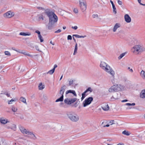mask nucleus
<instances>
[{
    "instance_id": "obj_1",
    "label": "nucleus",
    "mask_w": 145,
    "mask_h": 145,
    "mask_svg": "<svg viewBox=\"0 0 145 145\" xmlns=\"http://www.w3.org/2000/svg\"><path fill=\"white\" fill-rule=\"evenodd\" d=\"M44 13L49 18L48 25H47L49 30H52L56 25L58 21V17L56 15L49 9L45 10Z\"/></svg>"
},
{
    "instance_id": "obj_2",
    "label": "nucleus",
    "mask_w": 145,
    "mask_h": 145,
    "mask_svg": "<svg viewBox=\"0 0 145 145\" xmlns=\"http://www.w3.org/2000/svg\"><path fill=\"white\" fill-rule=\"evenodd\" d=\"M100 67L107 72L110 74L112 76H113L115 74L114 71L112 68L106 63L104 62H101L100 65Z\"/></svg>"
},
{
    "instance_id": "obj_3",
    "label": "nucleus",
    "mask_w": 145,
    "mask_h": 145,
    "mask_svg": "<svg viewBox=\"0 0 145 145\" xmlns=\"http://www.w3.org/2000/svg\"><path fill=\"white\" fill-rule=\"evenodd\" d=\"M67 115L69 118L72 122H76L79 120V116L74 112H69Z\"/></svg>"
},
{
    "instance_id": "obj_4",
    "label": "nucleus",
    "mask_w": 145,
    "mask_h": 145,
    "mask_svg": "<svg viewBox=\"0 0 145 145\" xmlns=\"http://www.w3.org/2000/svg\"><path fill=\"white\" fill-rule=\"evenodd\" d=\"M124 89V87L120 84L114 85L108 89V91L110 92H114L121 91Z\"/></svg>"
},
{
    "instance_id": "obj_5",
    "label": "nucleus",
    "mask_w": 145,
    "mask_h": 145,
    "mask_svg": "<svg viewBox=\"0 0 145 145\" xmlns=\"http://www.w3.org/2000/svg\"><path fill=\"white\" fill-rule=\"evenodd\" d=\"M79 6L80 8L83 12L86 11L87 8V5L85 2L84 0H79Z\"/></svg>"
},
{
    "instance_id": "obj_6",
    "label": "nucleus",
    "mask_w": 145,
    "mask_h": 145,
    "mask_svg": "<svg viewBox=\"0 0 145 145\" xmlns=\"http://www.w3.org/2000/svg\"><path fill=\"white\" fill-rule=\"evenodd\" d=\"M93 98L92 97H89L86 99L82 103V105L84 107H85L90 105L93 101Z\"/></svg>"
},
{
    "instance_id": "obj_7",
    "label": "nucleus",
    "mask_w": 145,
    "mask_h": 145,
    "mask_svg": "<svg viewBox=\"0 0 145 145\" xmlns=\"http://www.w3.org/2000/svg\"><path fill=\"white\" fill-rule=\"evenodd\" d=\"M140 45H136L133 47L131 49L132 52L135 54L139 53Z\"/></svg>"
},
{
    "instance_id": "obj_8",
    "label": "nucleus",
    "mask_w": 145,
    "mask_h": 145,
    "mask_svg": "<svg viewBox=\"0 0 145 145\" xmlns=\"http://www.w3.org/2000/svg\"><path fill=\"white\" fill-rule=\"evenodd\" d=\"M76 100V98H73L71 99L67 98L64 100V102L66 104L70 105L75 102Z\"/></svg>"
},
{
    "instance_id": "obj_9",
    "label": "nucleus",
    "mask_w": 145,
    "mask_h": 145,
    "mask_svg": "<svg viewBox=\"0 0 145 145\" xmlns=\"http://www.w3.org/2000/svg\"><path fill=\"white\" fill-rule=\"evenodd\" d=\"M27 135V137L30 138L34 140H35L37 138L36 137L33 133V132H31L29 131Z\"/></svg>"
},
{
    "instance_id": "obj_10",
    "label": "nucleus",
    "mask_w": 145,
    "mask_h": 145,
    "mask_svg": "<svg viewBox=\"0 0 145 145\" xmlns=\"http://www.w3.org/2000/svg\"><path fill=\"white\" fill-rule=\"evenodd\" d=\"M19 129L21 132L24 134H27L29 131L22 126H20Z\"/></svg>"
},
{
    "instance_id": "obj_11",
    "label": "nucleus",
    "mask_w": 145,
    "mask_h": 145,
    "mask_svg": "<svg viewBox=\"0 0 145 145\" xmlns=\"http://www.w3.org/2000/svg\"><path fill=\"white\" fill-rule=\"evenodd\" d=\"M14 16L13 14L11 12H8L5 13L3 16L5 17L10 18Z\"/></svg>"
},
{
    "instance_id": "obj_12",
    "label": "nucleus",
    "mask_w": 145,
    "mask_h": 145,
    "mask_svg": "<svg viewBox=\"0 0 145 145\" xmlns=\"http://www.w3.org/2000/svg\"><path fill=\"white\" fill-rule=\"evenodd\" d=\"M10 121L7 119L1 118L0 119V122L2 124H5Z\"/></svg>"
},
{
    "instance_id": "obj_13",
    "label": "nucleus",
    "mask_w": 145,
    "mask_h": 145,
    "mask_svg": "<svg viewBox=\"0 0 145 145\" xmlns=\"http://www.w3.org/2000/svg\"><path fill=\"white\" fill-rule=\"evenodd\" d=\"M124 18L125 21L127 23H130L131 21V18L127 14L125 15Z\"/></svg>"
},
{
    "instance_id": "obj_14",
    "label": "nucleus",
    "mask_w": 145,
    "mask_h": 145,
    "mask_svg": "<svg viewBox=\"0 0 145 145\" xmlns=\"http://www.w3.org/2000/svg\"><path fill=\"white\" fill-rule=\"evenodd\" d=\"M101 108L105 111L108 110L109 109L108 105L106 103L103 104L102 105Z\"/></svg>"
},
{
    "instance_id": "obj_15",
    "label": "nucleus",
    "mask_w": 145,
    "mask_h": 145,
    "mask_svg": "<svg viewBox=\"0 0 145 145\" xmlns=\"http://www.w3.org/2000/svg\"><path fill=\"white\" fill-rule=\"evenodd\" d=\"M121 26L120 24L119 23H116L114 25L113 31L114 32H115L117 29L119 28Z\"/></svg>"
},
{
    "instance_id": "obj_16",
    "label": "nucleus",
    "mask_w": 145,
    "mask_h": 145,
    "mask_svg": "<svg viewBox=\"0 0 145 145\" xmlns=\"http://www.w3.org/2000/svg\"><path fill=\"white\" fill-rule=\"evenodd\" d=\"M66 88V86L64 85L62 86L60 90L59 93L61 95H63V93Z\"/></svg>"
},
{
    "instance_id": "obj_17",
    "label": "nucleus",
    "mask_w": 145,
    "mask_h": 145,
    "mask_svg": "<svg viewBox=\"0 0 145 145\" xmlns=\"http://www.w3.org/2000/svg\"><path fill=\"white\" fill-rule=\"evenodd\" d=\"M140 97L142 99L145 98V89L141 91L140 93Z\"/></svg>"
},
{
    "instance_id": "obj_18",
    "label": "nucleus",
    "mask_w": 145,
    "mask_h": 145,
    "mask_svg": "<svg viewBox=\"0 0 145 145\" xmlns=\"http://www.w3.org/2000/svg\"><path fill=\"white\" fill-rule=\"evenodd\" d=\"M19 34L20 35L23 36H30L31 35V33L29 32L26 33L21 32Z\"/></svg>"
},
{
    "instance_id": "obj_19",
    "label": "nucleus",
    "mask_w": 145,
    "mask_h": 145,
    "mask_svg": "<svg viewBox=\"0 0 145 145\" xmlns=\"http://www.w3.org/2000/svg\"><path fill=\"white\" fill-rule=\"evenodd\" d=\"M20 52L22 54H23L25 55H27L31 57H33V56L30 54L26 52L22 51Z\"/></svg>"
},
{
    "instance_id": "obj_20",
    "label": "nucleus",
    "mask_w": 145,
    "mask_h": 145,
    "mask_svg": "<svg viewBox=\"0 0 145 145\" xmlns=\"http://www.w3.org/2000/svg\"><path fill=\"white\" fill-rule=\"evenodd\" d=\"M69 93H71L73 94L75 96H76V94L74 91L70 90L67 91L66 92V95H67Z\"/></svg>"
},
{
    "instance_id": "obj_21",
    "label": "nucleus",
    "mask_w": 145,
    "mask_h": 145,
    "mask_svg": "<svg viewBox=\"0 0 145 145\" xmlns=\"http://www.w3.org/2000/svg\"><path fill=\"white\" fill-rule=\"evenodd\" d=\"M140 74L143 79H145V71L142 70L140 72Z\"/></svg>"
},
{
    "instance_id": "obj_22",
    "label": "nucleus",
    "mask_w": 145,
    "mask_h": 145,
    "mask_svg": "<svg viewBox=\"0 0 145 145\" xmlns=\"http://www.w3.org/2000/svg\"><path fill=\"white\" fill-rule=\"evenodd\" d=\"M93 91V89L91 87H89L84 91V92H85L86 93H87V92L89 91V93H90L92 92Z\"/></svg>"
},
{
    "instance_id": "obj_23",
    "label": "nucleus",
    "mask_w": 145,
    "mask_h": 145,
    "mask_svg": "<svg viewBox=\"0 0 145 145\" xmlns=\"http://www.w3.org/2000/svg\"><path fill=\"white\" fill-rule=\"evenodd\" d=\"M63 95H61L59 98H58L56 100V102H57L59 101H62L63 100Z\"/></svg>"
},
{
    "instance_id": "obj_24",
    "label": "nucleus",
    "mask_w": 145,
    "mask_h": 145,
    "mask_svg": "<svg viewBox=\"0 0 145 145\" xmlns=\"http://www.w3.org/2000/svg\"><path fill=\"white\" fill-rule=\"evenodd\" d=\"M55 71V70H54V69H53L51 70H50V71H49L46 74H49L50 75L52 74ZM44 74H46V73H45Z\"/></svg>"
},
{
    "instance_id": "obj_25",
    "label": "nucleus",
    "mask_w": 145,
    "mask_h": 145,
    "mask_svg": "<svg viewBox=\"0 0 145 145\" xmlns=\"http://www.w3.org/2000/svg\"><path fill=\"white\" fill-rule=\"evenodd\" d=\"M44 86L42 85V83H40L39 86V89L40 90H42L44 88Z\"/></svg>"
},
{
    "instance_id": "obj_26",
    "label": "nucleus",
    "mask_w": 145,
    "mask_h": 145,
    "mask_svg": "<svg viewBox=\"0 0 145 145\" xmlns=\"http://www.w3.org/2000/svg\"><path fill=\"white\" fill-rule=\"evenodd\" d=\"M77 49H78L77 44V43H76L75 45V48H74V53H73L74 55H75L76 54V53L77 51Z\"/></svg>"
},
{
    "instance_id": "obj_27",
    "label": "nucleus",
    "mask_w": 145,
    "mask_h": 145,
    "mask_svg": "<svg viewBox=\"0 0 145 145\" xmlns=\"http://www.w3.org/2000/svg\"><path fill=\"white\" fill-rule=\"evenodd\" d=\"M88 94L86 93L85 92H84L82 93V97L81 98L82 101L86 97V95H87Z\"/></svg>"
},
{
    "instance_id": "obj_28",
    "label": "nucleus",
    "mask_w": 145,
    "mask_h": 145,
    "mask_svg": "<svg viewBox=\"0 0 145 145\" xmlns=\"http://www.w3.org/2000/svg\"><path fill=\"white\" fill-rule=\"evenodd\" d=\"M20 100L22 102L26 104H27L26 99L25 98H24L23 97H21V98H20Z\"/></svg>"
},
{
    "instance_id": "obj_29",
    "label": "nucleus",
    "mask_w": 145,
    "mask_h": 145,
    "mask_svg": "<svg viewBox=\"0 0 145 145\" xmlns=\"http://www.w3.org/2000/svg\"><path fill=\"white\" fill-rule=\"evenodd\" d=\"M11 110L13 112H16L17 111L18 108L16 107L13 106L11 108Z\"/></svg>"
},
{
    "instance_id": "obj_30",
    "label": "nucleus",
    "mask_w": 145,
    "mask_h": 145,
    "mask_svg": "<svg viewBox=\"0 0 145 145\" xmlns=\"http://www.w3.org/2000/svg\"><path fill=\"white\" fill-rule=\"evenodd\" d=\"M139 53H141L145 51V48L144 47H141L140 45Z\"/></svg>"
},
{
    "instance_id": "obj_31",
    "label": "nucleus",
    "mask_w": 145,
    "mask_h": 145,
    "mask_svg": "<svg viewBox=\"0 0 145 145\" xmlns=\"http://www.w3.org/2000/svg\"><path fill=\"white\" fill-rule=\"evenodd\" d=\"M122 133L123 135H125L127 136H129L130 134V133H129V132L127 131H126L125 130L123 131L122 132Z\"/></svg>"
},
{
    "instance_id": "obj_32",
    "label": "nucleus",
    "mask_w": 145,
    "mask_h": 145,
    "mask_svg": "<svg viewBox=\"0 0 145 145\" xmlns=\"http://www.w3.org/2000/svg\"><path fill=\"white\" fill-rule=\"evenodd\" d=\"M126 54V52L123 53L120 55L118 57V59L119 60L122 58Z\"/></svg>"
},
{
    "instance_id": "obj_33",
    "label": "nucleus",
    "mask_w": 145,
    "mask_h": 145,
    "mask_svg": "<svg viewBox=\"0 0 145 145\" xmlns=\"http://www.w3.org/2000/svg\"><path fill=\"white\" fill-rule=\"evenodd\" d=\"M39 20H44V18L42 14H39L37 16Z\"/></svg>"
},
{
    "instance_id": "obj_34",
    "label": "nucleus",
    "mask_w": 145,
    "mask_h": 145,
    "mask_svg": "<svg viewBox=\"0 0 145 145\" xmlns=\"http://www.w3.org/2000/svg\"><path fill=\"white\" fill-rule=\"evenodd\" d=\"M114 76H113V79L111 80V82L113 84H115L117 83V81L116 79H115L114 78Z\"/></svg>"
},
{
    "instance_id": "obj_35",
    "label": "nucleus",
    "mask_w": 145,
    "mask_h": 145,
    "mask_svg": "<svg viewBox=\"0 0 145 145\" xmlns=\"http://www.w3.org/2000/svg\"><path fill=\"white\" fill-rule=\"evenodd\" d=\"M17 99L15 98L12 99L10 100V101H8V104H10L12 103V102L14 101H16L17 100Z\"/></svg>"
},
{
    "instance_id": "obj_36",
    "label": "nucleus",
    "mask_w": 145,
    "mask_h": 145,
    "mask_svg": "<svg viewBox=\"0 0 145 145\" xmlns=\"http://www.w3.org/2000/svg\"><path fill=\"white\" fill-rule=\"evenodd\" d=\"M74 81V80H73L72 79H70V80H69V86H70L72 85L73 84V82Z\"/></svg>"
},
{
    "instance_id": "obj_37",
    "label": "nucleus",
    "mask_w": 145,
    "mask_h": 145,
    "mask_svg": "<svg viewBox=\"0 0 145 145\" xmlns=\"http://www.w3.org/2000/svg\"><path fill=\"white\" fill-rule=\"evenodd\" d=\"M112 7L113 9V12L115 14H116V8L115 7V5H114L112 6Z\"/></svg>"
},
{
    "instance_id": "obj_38",
    "label": "nucleus",
    "mask_w": 145,
    "mask_h": 145,
    "mask_svg": "<svg viewBox=\"0 0 145 145\" xmlns=\"http://www.w3.org/2000/svg\"><path fill=\"white\" fill-rule=\"evenodd\" d=\"M92 17L93 18H98V15L97 14H93L92 15Z\"/></svg>"
},
{
    "instance_id": "obj_39",
    "label": "nucleus",
    "mask_w": 145,
    "mask_h": 145,
    "mask_svg": "<svg viewBox=\"0 0 145 145\" xmlns=\"http://www.w3.org/2000/svg\"><path fill=\"white\" fill-rule=\"evenodd\" d=\"M39 38L40 39V42H42L43 41V39L42 38V37L41 35H38Z\"/></svg>"
},
{
    "instance_id": "obj_40",
    "label": "nucleus",
    "mask_w": 145,
    "mask_h": 145,
    "mask_svg": "<svg viewBox=\"0 0 145 145\" xmlns=\"http://www.w3.org/2000/svg\"><path fill=\"white\" fill-rule=\"evenodd\" d=\"M4 53L5 55L8 56H10L11 55V54L10 52L7 51H5L4 52Z\"/></svg>"
},
{
    "instance_id": "obj_41",
    "label": "nucleus",
    "mask_w": 145,
    "mask_h": 145,
    "mask_svg": "<svg viewBox=\"0 0 145 145\" xmlns=\"http://www.w3.org/2000/svg\"><path fill=\"white\" fill-rule=\"evenodd\" d=\"M125 105L127 106H135V103H127L125 104Z\"/></svg>"
},
{
    "instance_id": "obj_42",
    "label": "nucleus",
    "mask_w": 145,
    "mask_h": 145,
    "mask_svg": "<svg viewBox=\"0 0 145 145\" xmlns=\"http://www.w3.org/2000/svg\"><path fill=\"white\" fill-rule=\"evenodd\" d=\"M117 97H116V95H114V98L115 99H118L120 97V95L119 94H117Z\"/></svg>"
},
{
    "instance_id": "obj_43",
    "label": "nucleus",
    "mask_w": 145,
    "mask_h": 145,
    "mask_svg": "<svg viewBox=\"0 0 145 145\" xmlns=\"http://www.w3.org/2000/svg\"><path fill=\"white\" fill-rule=\"evenodd\" d=\"M43 99L44 100H46L48 99V97L46 95H43Z\"/></svg>"
},
{
    "instance_id": "obj_44",
    "label": "nucleus",
    "mask_w": 145,
    "mask_h": 145,
    "mask_svg": "<svg viewBox=\"0 0 145 145\" xmlns=\"http://www.w3.org/2000/svg\"><path fill=\"white\" fill-rule=\"evenodd\" d=\"M73 11L75 13H77L78 12V10L77 8H74V9Z\"/></svg>"
},
{
    "instance_id": "obj_45",
    "label": "nucleus",
    "mask_w": 145,
    "mask_h": 145,
    "mask_svg": "<svg viewBox=\"0 0 145 145\" xmlns=\"http://www.w3.org/2000/svg\"><path fill=\"white\" fill-rule=\"evenodd\" d=\"M114 120H111L110 122H109V123L111 125H112L113 124H115L114 123Z\"/></svg>"
},
{
    "instance_id": "obj_46",
    "label": "nucleus",
    "mask_w": 145,
    "mask_h": 145,
    "mask_svg": "<svg viewBox=\"0 0 145 145\" xmlns=\"http://www.w3.org/2000/svg\"><path fill=\"white\" fill-rule=\"evenodd\" d=\"M72 39V37L71 35H68L67 36V39L68 40H71Z\"/></svg>"
},
{
    "instance_id": "obj_47",
    "label": "nucleus",
    "mask_w": 145,
    "mask_h": 145,
    "mask_svg": "<svg viewBox=\"0 0 145 145\" xmlns=\"http://www.w3.org/2000/svg\"><path fill=\"white\" fill-rule=\"evenodd\" d=\"M138 1L140 5L143 6H145V4H143L141 3V0H138Z\"/></svg>"
},
{
    "instance_id": "obj_48",
    "label": "nucleus",
    "mask_w": 145,
    "mask_h": 145,
    "mask_svg": "<svg viewBox=\"0 0 145 145\" xmlns=\"http://www.w3.org/2000/svg\"><path fill=\"white\" fill-rule=\"evenodd\" d=\"M61 30L60 29H58L57 31L55 32V33H58L61 32Z\"/></svg>"
},
{
    "instance_id": "obj_49",
    "label": "nucleus",
    "mask_w": 145,
    "mask_h": 145,
    "mask_svg": "<svg viewBox=\"0 0 145 145\" xmlns=\"http://www.w3.org/2000/svg\"><path fill=\"white\" fill-rule=\"evenodd\" d=\"M35 33H37L38 35H41L40 34V32L39 30H36L35 31Z\"/></svg>"
},
{
    "instance_id": "obj_50",
    "label": "nucleus",
    "mask_w": 145,
    "mask_h": 145,
    "mask_svg": "<svg viewBox=\"0 0 145 145\" xmlns=\"http://www.w3.org/2000/svg\"><path fill=\"white\" fill-rule=\"evenodd\" d=\"M80 36L79 35H73L72 36L75 37L76 38H80Z\"/></svg>"
},
{
    "instance_id": "obj_51",
    "label": "nucleus",
    "mask_w": 145,
    "mask_h": 145,
    "mask_svg": "<svg viewBox=\"0 0 145 145\" xmlns=\"http://www.w3.org/2000/svg\"><path fill=\"white\" fill-rule=\"evenodd\" d=\"M118 4L120 5H121L122 4V2L120 0H118Z\"/></svg>"
},
{
    "instance_id": "obj_52",
    "label": "nucleus",
    "mask_w": 145,
    "mask_h": 145,
    "mask_svg": "<svg viewBox=\"0 0 145 145\" xmlns=\"http://www.w3.org/2000/svg\"><path fill=\"white\" fill-rule=\"evenodd\" d=\"M127 69L128 70H129V71L131 72H133V69H130V67H128L127 68Z\"/></svg>"
},
{
    "instance_id": "obj_53",
    "label": "nucleus",
    "mask_w": 145,
    "mask_h": 145,
    "mask_svg": "<svg viewBox=\"0 0 145 145\" xmlns=\"http://www.w3.org/2000/svg\"><path fill=\"white\" fill-rule=\"evenodd\" d=\"M35 48L38 51H39L40 52H41V51L39 49V47L38 46H35Z\"/></svg>"
},
{
    "instance_id": "obj_54",
    "label": "nucleus",
    "mask_w": 145,
    "mask_h": 145,
    "mask_svg": "<svg viewBox=\"0 0 145 145\" xmlns=\"http://www.w3.org/2000/svg\"><path fill=\"white\" fill-rule=\"evenodd\" d=\"M72 29H74L75 30H76L78 28V27L76 26H75L74 27H72Z\"/></svg>"
},
{
    "instance_id": "obj_55",
    "label": "nucleus",
    "mask_w": 145,
    "mask_h": 145,
    "mask_svg": "<svg viewBox=\"0 0 145 145\" xmlns=\"http://www.w3.org/2000/svg\"><path fill=\"white\" fill-rule=\"evenodd\" d=\"M37 8L39 9L42 10H44V8H42L41 7H37Z\"/></svg>"
},
{
    "instance_id": "obj_56",
    "label": "nucleus",
    "mask_w": 145,
    "mask_h": 145,
    "mask_svg": "<svg viewBox=\"0 0 145 145\" xmlns=\"http://www.w3.org/2000/svg\"><path fill=\"white\" fill-rule=\"evenodd\" d=\"M57 67V65L56 64H55L54 67V68L53 69H54V70H55V69Z\"/></svg>"
},
{
    "instance_id": "obj_57",
    "label": "nucleus",
    "mask_w": 145,
    "mask_h": 145,
    "mask_svg": "<svg viewBox=\"0 0 145 145\" xmlns=\"http://www.w3.org/2000/svg\"><path fill=\"white\" fill-rule=\"evenodd\" d=\"M86 35H84V36H80V38H84L86 37Z\"/></svg>"
},
{
    "instance_id": "obj_58",
    "label": "nucleus",
    "mask_w": 145,
    "mask_h": 145,
    "mask_svg": "<svg viewBox=\"0 0 145 145\" xmlns=\"http://www.w3.org/2000/svg\"><path fill=\"white\" fill-rule=\"evenodd\" d=\"M128 101V100H126V99H125V100H123L121 101V102H127Z\"/></svg>"
},
{
    "instance_id": "obj_59",
    "label": "nucleus",
    "mask_w": 145,
    "mask_h": 145,
    "mask_svg": "<svg viewBox=\"0 0 145 145\" xmlns=\"http://www.w3.org/2000/svg\"><path fill=\"white\" fill-rule=\"evenodd\" d=\"M78 105L77 103L76 102L75 104H74V106L75 107H76Z\"/></svg>"
},
{
    "instance_id": "obj_60",
    "label": "nucleus",
    "mask_w": 145,
    "mask_h": 145,
    "mask_svg": "<svg viewBox=\"0 0 145 145\" xmlns=\"http://www.w3.org/2000/svg\"><path fill=\"white\" fill-rule=\"evenodd\" d=\"M110 2L111 3L112 6H113V5H114L113 2L112 1L110 0Z\"/></svg>"
},
{
    "instance_id": "obj_61",
    "label": "nucleus",
    "mask_w": 145,
    "mask_h": 145,
    "mask_svg": "<svg viewBox=\"0 0 145 145\" xmlns=\"http://www.w3.org/2000/svg\"><path fill=\"white\" fill-rule=\"evenodd\" d=\"M50 43L51 44H52L53 45H54V43H53L52 42V40L50 41Z\"/></svg>"
},
{
    "instance_id": "obj_62",
    "label": "nucleus",
    "mask_w": 145,
    "mask_h": 145,
    "mask_svg": "<svg viewBox=\"0 0 145 145\" xmlns=\"http://www.w3.org/2000/svg\"><path fill=\"white\" fill-rule=\"evenodd\" d=\"M109 126V125H108V124H107V125H104V127H108Z\"/></svg>"
},
{
    "instance_id": "obj_63",
    "label": "nucleus",
    "mask_w": 145,
    "mask_h": 145,
    "mask_svg": "<svg viewBox=\"0 0 145 145\" xmlns=\"http://www.w3.org/2000/svg\"><path fill=\"white\" fill-rule=\"evenodd\" d=\"M6 95L8 97H9L10 96V94L7 93L6 94Z\"/></svg>"
},
{
    "instance_id": "obj_64",
    "label": "nucleus",
    "mask_w": 145,
    "mask_h": 145,
    "mask_svg": "<svg viewBox=\"0 0 145 145\" xmlns=\"http://www.w3.org/2000/svg\"><path fill=\"white\" fill-rule=\"evenodd\" d=\"M63 28L64 29H65L66 28V27L64 26L63 27Z\"/></svg>"
}]
</instances>
